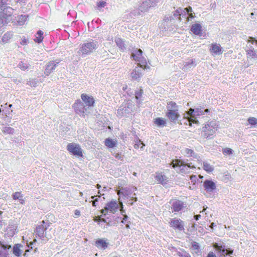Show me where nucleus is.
<instances>
[{"label":"nucleus","instance_id":"21","mask_svg":"<svg viewBox=\"0 0 257 257\" xmlns=\"http://www.w3.org/2000/svg\"><path fill=\"white\" fill-rule=\"evenodd\" d=\"M155 178L156 180L163 185L166 184L168 182V178L167 176L162 173H157Z\"/></svg>","mask_w":257,"mask_h":257},{"label":"nucleus","instance_id":"63","mask_svg":"<svg viewBox=\"0 0 257 257\" xmlns=\"http://www.w3.org/2000/svg\"><path fill=\"white\" fill-rule=\"evenodd\" d=\"M106 211H107V210H105V208H104V209H102V210H101V213H102V214H103L104 215H105V212H106Z\"/></svg>","mask_w":257,"mask_h":257},{"label":"nucleus","instance_id":"35","mask_svg":"<svg viewBox=\"0 0 257 257\" xmlns=\"http://www.w3.org/2000/svg\"><path fill=\"white\" fill-rule=\"evenodd\" d=\"M30 65L27 62L21 61L18 65V67L22 70H26L29 68Z\"/></svg>","mask_w":257,"mask_h":257},{"label":"nucleus","instance_id":"3","mask_svg":"<svg viewBox=\"0 0 257 257\" xmlns=\"http://www.w3.org/2000/svg\"><path fill=\"white\" fill-rule=\"evenodd\" d=\"M134 105L132 102L123 103L117 110V115L120 117H128L133 112Z\"/></svg>","mask_w":257,"mask_h":257},{"label":"nucleus","instance_id":"28","mask_svg":"<svg viewBox=\"0 0 257 257\" xmlns=\"http://www.w3.org/2000/svg\"><path fill=\"white\" fill-rule=\"evenodd\" d=\"M203 168L208 173H211L214 171V167L207 162H203Z\"/></svg>","mask_w":257,"mask_h":257},{"label":"nucleus","instance_id":"1","mask_svg":"<svg viewBox=\"0 0 257 257\" xmlns=\"http://www.w3.org/2000/svg\"><path fill=\"white\" fill-rule=\"evenodd\" d=\"M218 129V125L215 120L208 121L202 128L201 137L205 139H212Z\"/></svg>","mask_w":257,"mask_h":257},{"label":"nucleus","instance_id":"57","mask_svg":"<svg viewBox=\"0 0 257 257\" xmlns=\"http://www.w3.org/2000/svg\"><path fill=\"white\" fill-rule=\"evenodd\" d=\"M97 201H98L97 198L94 199V200L93 201H92V205L93 206H96V202H97Z\"/></svg>","mask_w":257,"mask_h":257},{"label":"nucleus","instance_id":"29","mask_svg":"<svg viewBox=\"0 0 257 257\" xmlns=\"http://www.w3.org/2000/svg\"><path fill=\"white\" fill-rule=\"evenodd\" d=\"M167 111H170V110H172L174 111H178L179 108L177 104L172 101L169 102L167 104Z\"/></svg>","mask_w":257,"mask_h":257},{"label":"nucleus","instance_id":"18","mask_svg":"<svg viewBox=\"0 0 257 257\" xmlns=\"http://www.w3.org/2000/svg\"><path fill=\"white\" fill-rule=\"evenodd\" d=\"M166 114L171 121H176L180 117L178 111L170 110V111H167Z\"/></svg>","mask_w":257,"mask_h":257},{"label":"nucleus","instance_id":"16","mask_svg":"<svg viewBox=\"0 0 257 257\" xmlns=\"http://www.w3.org/2000/svg\"><path fill=\"white\" fill-rule=\"evenodd\" d=\"M153 6V2L151 0H144L140 6V10L142 12H146Z\"/></svg>","mask_w":257,"mask_h":257},{"label":"nucleus","instance_id":"49","mask_svg":"<svg viewBox=\"0 0 257 257\" xmlns=\"http://www.w3.org/2000/svg\"><path fill=\"white\" fill-rule=\"evenodd\" d=\"M226 250V255H230V254H231L233 253V250L230 249V248H228V249H225Z\"/></svg>","mask_w":257,"mask_h":257},{"label":"nucleus","instance_id":"24","mask_svg":"<svg viewBox=\"0 0 257 257\" xmlns=\"http://www.w3.org/2000/svg\"><path fill=\"white\" fill-rule=\"evenodd\" d=\"M183 207V203L179 200H175L172 203V209L174 211L178 212L180 211Z\"/></svg>","mask_w":257,"mask_h":257},{"label":"nucleus","instance_id":"33","mask_svg":"<svg viewBox=\"0 0 257 257\" xmlns=\"http://www.w3.org/2000/svg\"><path fill=\"white\" fill-rule=\"evenodd\" d=\"M1 131L4 134L13 135L15 133V130L10 126H3Z\"/></svg>","mask_w":257,"mask_h":257},{"label":"nucleus","instance_id":"62","mask_svg":"<svg viewBox=\"0 0 257 257\" xmlns=\"http://www.w3.org/2000/svg\"><path fill=\"white\" fill-rule=\"evenodd\" d=\"M223 248H222V246H219L216 249L219 252L221 251Z\"/></svg>","mask_w":257,"mask_h":257},{"label":"nucleus","instance_id":"20","mask_svg":"<svg viewBox=\"0 0 257 257\" xmlns=\"http://www.w3.org/2000/svg\"><path fill=\"white\" fill-rule=\"evenodd\" d=\"M191 30L195 35L201 36L202 34V26L200 24L196 23L192 25Z\"/></svg>","mask_w":257,"mask_h":257},{"label":"nucleus","instance_id":"37","mask_svg":"<svg viewBox=\"0 0 257 257\" xmlns=\"http://www.w3.org/2000/svg\"><path fill=\"white\" fill-rule=\"evenodd\" d=\"M43 32L39 30L37 32L36 35V39H35V41L37 43H40L43 41Z\"/></svg>","mask_w":257,"mask_h":257},{"label":"nucleus","instance_id":"42","mask_svg":"<svg viewBox=\"0 0 257 257\" xmlns=\"http://www.w3.org/2000/svg\"><path fill=\"white\" fill-rule=\"evenodd\" d=\"M145 146V145L143 143H142L141 141H137L136 142L134 147L136 149H138L139 148H141V149L143 148V147Z\"/></svg>","mask_w":257,"mask_h":257},{"label":"nucleus","instance_id":"43","mask_svg":"<svg viewBox=\"0 0 257 257\" xmlns=\"http://www.w3.org/2000/svg\"><path fill=\"white\" fill-rule=\"evenodd\" d=\"M248 123L251 125H255L257 123V119L255 117H249L248 119Z\"/></svg>","mask_w":257,"mask_h":257},{"label":"nucleus","instance_id":"17","mask_svg":"<svg viewBox=\"0 0 257 257\" xmlns=\"http://www.w3.org/2000/svg\"><path fill=\"white\" fill-rule=\"evenodd\" d=\"M108 245V242L105 238H99L95 241V245L100 249H105Z\"/></svg>","mask_w":257,"mask_h":257},{"label":"nucleus","instance_id":"11","mask_svg":"<svg viewBox=\"0 0 257 257\" xmlns=\"http://www.w3.org/2000/svg\"><path fill=\"white\" fill-rule=\"evenodd\" d=\"M81 98L84 103L88 107L93 106L95 103V100L91 95L83 93L81 95Z\"/></svg>","mask_w":257,"mask_h":257},{"label":"nucleus","instance_id":"14","mask_svg":"<svg viewBox=\"0 0 257 257\" xmlns=\"http://www.w3.org/2000/svg\"><path fill=\"white\" fill-rule=\"evenodd\" d=\"M59 63V61H52L49 62L46 65V67L44 72L46 76H49L51 72L55 69L57 65Z\"/></svg>","mask_w":257,"mask_h":257},{"label":"nucleus","instance_id":"4","mask_svg":"<svg viewBox=\"0 0 257 257\" xmlns=\"http://www.w3.org/2000/svg\"><path fill=\"white\" fill-rule=\"evenodd\" d=\"M67 150L72 155L77 157H82L83 150L79 144L71 143H69L67 146Z\"/></svg>","mask_w":257,"mask_h":257},{"label":"nucleus","instance_id":"32","mask_svg":"<svg viewBox=\"0 0 257 257\" xmlns=\"http://www.w3.org/2000/svg\"><path fill=\"white\" fill-rule=\"evenodd\" d=\"M115 41L117 46L121 51H124L126 49V45L121 39L116 38Z\"/></svg>","mask_w":257,"mask_h":257},{"label":"nucleus","instance_id":"15","mask_svg":"<svg viewBox=\"0 0 257 257\" xmlns=\"http://www.w3.org/2000/svg\"><path fill=\"white\" fill-rule=\"evenodd\" d=\"M118 208V205L117 202L112 201L106 204L105 209L111 213H114L117 211Z\"/></svg>","mask_w":257,"mask_h":257},{"label":"nucleus","instance_id":"55","mask_svg":"<svg viewBox=\"0 0 257 257\" xmlns=\"http://www.w3.org/2000/svg\"><path fill=\"white\" fill-rule=\"evenodd\" d=\"M74 214L75 216H79L80 215V212L78 210H75Z\"/></svg>","mask_w":257,"mask_h":257},{"label":"nucleus","instance_id":"27","mask_svg":"<svg viewBox=\"0 0 257 257\" xmlns=\"http://www.w3.org/2000/svg\"><path fill=\"white\" fill-rule=\"evenodd\" d=\"M13 198L14 200H19L20 203L23 204L25 200L23 199V196L21 192H16L13 194Z\"/></svg>","mask_w":257,"mask_h":257},{"label":"nucleus","instance_id":"26","mask_svg":"<svg viewBox=\"0 0 257 257\" xmlns=\"http://www.w3.org/2000/svg\"><path fill=\"white\" fill-rule=\"evenodd\" d=\"M46 228L43 224H41L37 227L36 229V233L39 237L42 238L44 237V233Z\"/></svg>","mask_w":257,"mask_h":257},{"label":"nucleus","instance_id":"36","mask_svg":"<svg viewBox=\"0 0 257 257\" xmlns=\"http://www.w3.org/2000/svg\"><path fill=\"white\" fill-rule=\"evenodd\" d=\"M116 144V141L115 140H112L110 139H107L105 141V145L109 148L114 147Z\"/></svg>","mask_w":257,"mask_h":257},{"label":"nucleus","instance_id":"8","mask_svg":"<svg viewBox=\"0 0 257 257\" xmlns=\"http://www.w3.org/2000/svg\"><path fill=\"white\" fill-rule=\"evenodd\" d=\"M1 10L0 17H1V18H4L6 20L12 15L14 11L12 8L4 5L1 7Z\"/></svg>","mask_w":257,"mask_h":257},{"label":"nucleus","instance_id":"54","mask_svg":"<svg viewBox=\"0 0 257 257\" xmlns=\"http://www.w3.org/2000/svg\"><path fill=\"white\" fill-rule=\"evenodd\" d=\"M249 39L250 40H248V42H251V41H252V42L253 41H255L256 42V44H257V40H256L254 38H253V37H249Z\"/></svg>","mask_w":257,"mask_h":257},{"label":"nucleus","instance_id":"12","mask_svg":"<svg viewBox=\"0 0 257 257\" xmlns=\"http://www.w3.org/2000/svg\"><path fill=\"white\" fill-rule=\"evenodd\" d=\"M203 187L207 192H212L216 188L215 183L209 180H206L204 181Z\"/></svg>","mask_w":257,"mask_h":257},{"label":"nucleus","instance_id":"60","mask_svg":"<svg viewBox=\"0 0 257 257\" xmlns=\"http://www.w3.org/2000/svg\"><path fill=\"white\" fill-rule=\"evenodd\" d=\"M194 18V16L192 14H189V17L188 18V21L190 20V19H193Z\"/></svg>","mask_w":257,"mask_h":257},{"label":"nucleus","instance_id":"40","mask_svg":"<svg viewBox=\"0 0 257 257\" xmlns=\"http://www.w3.org/2000/svg\"><path fill=\"white\" fill-rule=\"evenodd\" d=\"M234 151L229 148L222 149V153L224 155H231L233 154Z\"/></svg>","mask_w":257,"mask_h":257},{"label":"nucleus","instance_id":"31","mask_svg":"<svg viewBox=\"0 0 257 257\" xmlns=\"http://www.w3.org/2000/svg\"><path fill=\"white\" fill-rule=\"evenodd\" d=\"M154 123L158 126L163 127L166 125V121L163 118L158 117L155 119Z\"/></svg>","mask_w":257,"mask_h":257},{"label":"nucleus","instance_id":"13","mask_svg":"<svg viewBox=\"0 0 257 257\" xmlns=\"http://www.w3.org/2000/svg\"><path fill=\"white\" fill-rule=\"evenodd\" d=\"M76 112L80 115H84L86 108L83 106L82 103L80 100H77L73 105Z\"/></svg>","mask_w":257,"mask_h":257},{"label":"nucleus","instance_id":"64","mask_svg":"<svg viewBox=\"0 0 257 257\" xmlns=\"http://www.w3.org/2000/svg\"><path fill=\"white\" fill-rule=\"evenodd\" d=\"M219 245L217 243H215L213 245V247L216 249Z\"/></svg>","mask_w":257,"mask_h":257},{"label":"nucleus","instance_id":"23","mask_svg":"<svg viewBox=\"0 0 257 257\" xmlns=\"http://www.w3.org/2000/svg\"><path fill=\"white\" fill-rule=\"evenodd\" d=\"M182 154L187 157H192L194 158H197V154H196L193 150L189 148H185L182 150Z\"/></svg>","mask_w":257,"mask_h":257},{"label":"nucleus","instance_id":"52","mask_svg":"<svg viewBox=\"0 0 257 257\" xmlns=\"http://www.w3.org/2000/svg\"><path fill=\"white\" fill-rule=\"evenodd\" d=\"M114 157L116 159H119V160H122V159L121 155L118 154V153L115 154V155H114Z\"/></svg>","mask_w":257,"mask_h":257},{"label":"nucleus","instance_id":"51","mask_svg":"<svg viewBox=\"0 0 257 257\" xmlns=\"http://www.w3.org/2000/svg\"><path fill=\"white\" fill-rule=\"evenodd\" d=\"M192 247L194 249H198L199 248V244L198 243L194 242L192 245Z\"/></svg>","mask_w":257,"mask_h":257},{"label":"nucleus","instance_id":"38","mask_svg":"<svg viewBox=\"0 0 257 257\" xmlns=\"http://www.w3.org/2000/svg\"><path fill=\"white\" fill-rule=\"evenodd\" d=\"M12 34L11 32H8L4 35L2 39V42L3 43H7L12 37Z\"/></svg>","mask_w":257,"mask_h":257},{"label":"nucleus","instance_id":"2","mask_svg":"<svg viewBox=\"0 0 257 257\" xmlns=\"http://www.w3.org/2000/svg\"><path fill=\"white\" fill-rule=\"evenodd\" d=\"M97 47V44L94 42L84 43L80 45L79 50L77 53L79 55L85 56L92 53Z\"/></svg>","mask_w":257,"mask_h":257},{"label":"nucleus","instance_id":"59","mask_svg":"<svg viewBox=\"0 0 257 257\" xmlns=\"http://www.w3.org/2000/svg\"><path fill=\"white\" fill-rule=\"evenodd\" d=\"M127 216L126 215H124V217L123 218V220H122V223H124V221L126 220L127 219Z\"/></svg>","mask_w":257,"mask_h":257},{"label":"nucleus","instance_id":"45","mask_svg":"<svg viewBox=\"0 0 257 257\" xmlns=\"http://www.w3.org/2000/svg\"><path fill=\"white\" fill-rule=\"evenodd\" d=\"M97 5L99 8H103L106 5V3L104 1H99L97 3Z\"/></svg>","mask_w":257,"mask_h":257},{"label":"nucleus","instance_id":"22","mask_svg":"<svg viewBox=\"0 0 257 257\" xmlns=\"http://www.w3.org/2000/svg\"><path fill=\"white\" fill-rule=\"evenodd\" d=\"M246 57L248 59H257V50H255L253 48L251 47L247 50Z\"/></svg>","mask_w":257,"mask_h":257},{"label":"nucleus","instance_id":"48","mask_svg":"<svg viewBox=\"0 0 257 257\" xmlns=\"http://www.w3.org/2000/svg\"><path fill=\"white\" fill-rule=\"evenodd\" d=\"M226 250L224 248H223L221 251H220L219 252L220 253V256L221 257H225L226 254Z\"/></svg>","mask_w":257,"mask_h":257},{"label":"nucleus","instance_id":"9","mask_svg":"<svg viewBox=\"0 0 257 257\" xmlns=\"http://www.w3.org/2000/svg\"><path fill=\"white\" fill-rule=\"evenodd\" d=\"M195 108H190L188 111L184 114V117L188 118L189 125H191L192 123H198L199 121L195 117Z\"/></svg>","mask_w":257,"mask_h":257},{"label":"nucleus","instance_id":"50","mask_svg":"<svg viewBox=\"0 0 257 257\" xmlns=\"http://www.w3.org/2000/svg\"><path fill=\"white\" fill-rule=\"evenodd\" d=\"M206 257H217L215 253L212 251H210Z\"/></svg>","mask_w":257,"mask_h":257},{"label":"nucleus","instance_id":"41","mask_svg":"<svg viewBox=\"0 0 257 257\" xmlns=\"http://www.w3.org/2000/svg\"><path fill=\"white\" fill-rule=\"evenodd\" d=\"M38 81L36 79H30L28 84L33 87H36L38 85Z\"/></svg>","mask_w":257,"mask_h":257},{"label":"nucleus","instance_id":"30","mask_svg":"<svg viewBox=\"0 0 257 257\" xmlns=\"http://www.w3.org/2000/svg\"><path fill=\"white\" fill-rule=\"evenodd\" d=\"M22 246L20 244H16L13 247V253L17 256H20L22 253V250L21 249Z\"/></svg>","mask_w":257,"mask_h":257},{"label":"nucleus","instance_id":"6","mask_svg":"<svg viewBox=\"0 0 257 257\" xmlns=\"http://www.w3.org/2000/svg\"><path fill=\"white\" fill-rule=\"evenodd\" d=\"M144 69L142 68V65H138L134 68L131 72V77L132 79L139 81L143 75V71Z\"/></svg>","mask_w":257,"mask_h":257},{"label":"nucleus","instance_id":"44","mask_svg":"<svg viewBox=\"0 0 257 257\" xmlns=\"http://www.w3.org/2000/svg\"><path fill=\"white\" fill-rule=\"evenodd\" d=\"M0 244L1 245L2 247L4 249H10L11 248V246L10 245L5 244L4 242L0 241Z\"/></svg>","mask_w":257,"mask_h":257},{"label":"nucleus","instance_id":"46","mask_svg":"<svg viewBox=\"0 0 257 257\" xmlns=\"http://www.w3.org/2000/svg\"><path fill=\"white\" fill-rule=\"evenodd\" d=\"M7 23V20H6L4 18H1V17H0V27L4 25L5 24H6Z\"/></svg>","mask_w":257,"mask_h":257},{"label":"nucleus","instance_id":"7","mask_svg":"<svg viewBox=\"0 0 257 257\" xmlns=\"http://www.w3.org/2000/svg\"><path fill=\"white\" fill-rule=\"evenodd\" d=\"M191 163L190 164H185L183 161L176 160L172 161L171 165H172V167L174 168H175L177 167H182L181 170L188 171V168L190 169H195V167L194 166H191Z\"/></svg>","mask_w":257,"mask_h":257},{"label":"nucleus","instance_id":"56","mask_svg":"<svg viewBox=\"0 0 257 257\" xmlns=\"http://www.w3.org/2000/svg\"><path fill=\"white\" fill-rule=\"evenodd\" d=\"M22 45H25L27 44V40L26 39H24L21 42Z\"/></svg>","mask_w":257,"mask_h":257},{"label":"nucleus","instance_id":"34","mask_svg":"<svg viewBox=\"0 0 257 257\" xmlns=\"http://www.w3.org/2000/svg\"><path fill=\"white\" fill-rule=\"evenodd\" d=\"M209 111V109H203V108L201 107H197L195 108V115L196 116H200L204 115L205 113H207Z\"/></svg>","mask_w":257,"mask_h":257},{"label":"nucleus","instance_id":"10","mask_svg":"<svg viewBox=\"0 0 257 257\" xmlns=\"http://www.w3.org/2000/svg\"><path fill=\"white\" fill-rule=\"evenodd\" d=\"M170 224L172 227L177 229L179 231L184 230V222L180 219H173L170 222Z\"/></svg>","mask_w":257,"mask_h":257},{"label":"nucleus","instance_id":"61","mask_svg":"<svg viewBox=\"0 0 257 257\" xmlns=\"http://www.w3.org/2000/svg\"><path fill=\"white\" fill-rule=\"evenodd\" d=\"M201 215H196L194 216L195 219L197 220L199 219V218H200Z\"/></svg>","mask_w":257,"mask_h":257},{"label":"nucleus","instance_id":"25","mask_svg":"<svg viewBox=\"0 0 257 257\" xmlns=\"http://www.w3.org/2000/svg\"><path fill=\"white\" fill-rule=\"evenodd\" d=\"M143 51L141 49H136L132 54V57L137 61H140L142 58Z\"/></svg>","mask_w":257,"mask_h":257},{"label":"nucleus","instance_id":"39","mask_svg":"<svg viewBox=\"0 0 257 257\" xmlns=\"http://www.w3.org/2000/svg\"><path fill=\"white\" fill-rule=\"evenodd\" d=\"M27 16L26 15H21L18 18V23L19 25L22 26L24 25L27 20Z\"/></svg>","mask_w":257,"mask_h":257},{"label":"nucleus","instance_id":"5","mask_svg":"<svg viewBox=\"0 0 257 257\" xmlns=\"http://www.w3.org/2000/svg\"><path fill=\"white\" fill-rule=\"evenodd\" d=\"M209 52L212 56L215 57L221 55L223 52V49L220 44L213 43L210 45Z\"/></svg>","mask_w":257,"mask_h":257},{"label":"nucleus","instance_id":"58","mask_svg":"<svg viewBox=\"0 0 257 257\" xmlns=\"http://www.w3.org/2000/svg\"><path fill=\"white\" fill-rule=\"evenodd\" d=\"M8 233L10 235V236H13L15 234V232L13 230H11L10 232H8Z\"/></svg>","mask_w":257,"mask_h":257},{"label":"nucleus","instance_id":"53","mask_svg":"<svg viewBox=\"0 0 257 257\" xmlns=\"http://www.w3.org/2000/svg\"><path fill=\"white\" fill-rule=\"evenodd\" d=\"M184 10L186 11L187 13H189L192 12V9L191 7H189L188 8L184 9Z\"/></svg>","mask_w":257,"mask_h":257},{"label":"nucleus","instance_id":"19","mask_svg":"<svg viewBox=\"0 0 257 257\" xmlns=\"http://www.w3.org/2000/svg\"><path fill=\"white\" fill-rule=\"evenodd\" d=\"M196 66L195 61L192 59H188L184 63V66L182 68L184 71H188L190 69L194 68Z\"/></svg>","mask_w":257,"mask_h":257},{"label":"nucleus","instance_id":"47","mask_svg":"<svg viewBox=\"0 0 257 257\" xmlns=\"http://www.w3.org/2000/svg\"><path fill=\"white\" fill-rule=\"evenodd\" d=\"M142 90H140V91L136 92V98L137 99H138L142 96Z\"/></svg>","mask_w":257,"mask_h":257}]
</instances>
